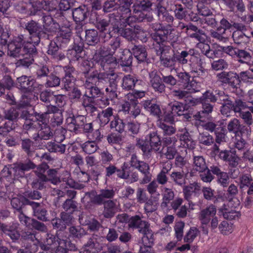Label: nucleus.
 I'll use <instances>...</instances> for the list:
<instances>
[{
	"instance_id": "nucleus-5",
	"label": "nucleus",
	"mask_w": 253,
	"mask_h": 253,
	"mask_svg": "<svg viewBox=\"0 0 253 253\" xmlns=\"http://www.w3.org/2000/svg\"><path fill=\"white\" fill-rule=\"evenodd\" d=\"M118 19L116 18L112 19H101L97 18L95 22V27L101 33V37L105 40L104 42L110 39L115 35L113 31L114 27H117Z\"/></svg>"
},
{
	"instance_id": "nucleus-40",
	"label": "nucleus",
	"mask_w": 253,
	"mask_h": 253,
	"mask_svg": "<svg viewBox=\"0 0 253 253\" xmlns=\"http://www.w3.org/2000/svg\"><path fill=\"white\" fill-rule=\"evenodd\" d=\"M162 202L161 204V207L163 209H166L168 208V204L170 201L173 200L174 197L173 191L167 187H163L162 189Z\"/></svg>"
},
{
	"instance_id": "nucleus-15",
	"label": "nucleus",
	"mask_w": 253,
	"mask_h": 253,
	"mask_svg": "<svg viewBox=\"0 0 253 253\" xmlns=\"http://www.w3.org/2000/svg\"><path fill=\"white\" fill-rule=\"evenodd\" d=\"M216 78L222 84H228L233 88L239 86L238 74L233 71L221 72L216 75Z\"/></svg>"
},
{
	"instance_id": "nucleus-26",
	"label": "nucleus",
	"mask_w": 253,
	"mask_h": 253,
	"mask_svg": "<svg viewBox=\"0 0 253 253\" xmlns=\"http://www.w3.org/2000/svg\"><path fill=\"white\" fill-rule=\"evenodd\" d=\"M27 204L31 206L33 211V215L39 220L42 221L49 220L47 216V211L42 204L33 201H28Z\"/></svg>"
},
{
	"instance_id": "nucleus-24",
	"label": "nucleus",
	"mask_w": 253,
	"mask_h": 253,
	"mask_svg": "<svg viewBox=\"0 0 253 253\" xmlns=\"http://www.w3.org/2000/svg\"><path fill=\"white\" fill-rule=\"evenodd\" d=\"M150 84L156 92L160 93L165 92L166 86L162 82V78L158 74L156 71H152L149 74Z\"/></svg>"
},
{
	"instance_id": "nucleus-8",
	"label": "nucleus",
	"mask_w": 253,
	"mask_h": 253,
	"mask_svg": "<svg viewBox=\"0 0 253 253\" xmlns=\"http://www.w3.org/2000/svg\"><path fill=\"white\" fill-rule=\"evenodd\" d=\"M132 21H130V24L122 23L121 21H118L117 27L114 28L113 31H114L115 34H117L118 35L121 36L127 40L131 41L135 38V27L136 25L131 26V23Z\"/></svg>"
},
{
	"instance_id": "nucleus-56",
	"label": "nucleus",
	"mask_w": 253,
	"mask_h": 253,
	"mask_svg": "<svg viewBox=\"0 0 253 253\" xmlns=\"http://www.w3.org/2000/svg\"><path fill=\"white\" fill-rule=\"evenodd\" d=\"M28 201H30L23 196L14 197L11 200V205L14 209L20 212L22 211V206L25 204L28 205Z\"/></svg>"
},
{
	"instance_id": "nucleus-32",
	"label": "nucleus",
	"mask_w": 253,
	"mask_h": 253,
	"mask_svg": "<svg viewBox=\"0 0 253 253\" xmlns=\"http://www.w3.org/2000/svg\"><path fill=\"white\" fill-rule=\"evenodd\" d=\"M142 105L143 108L148 111L151 115L159 118L161 114L162 111L160 106L159 104L155 103L152 100H146L142 101Z\"/></svg>"
},
{
	"instance_id": "nucleus-41",
	"label": "nucleus",
	"mask_w": 253,
	"mask_h": 253,
	"mask_svg": "<svg viewBox=\"0 0 253 253\" xmlns=\"http://www.w3.org/2000/svg\"><path fill=\"white\" fill-rule=\"evenodd\" d=\"M149 224L145 221L141 220L140 216L135 215L129 218L128 227L131 228L138 229V232L140 229H143Z\"/></svg>"
},
{
	"instance_id": "nucleus-17",
	"label": "nucleus",
	"mask_w": 253,
	"mask_h": 253,
	"mask_svg": "<svg viewBox=\"0 0 253 253\" xmlns=\"http://www.w3.org/2000/svg\"><path fill=\"white\" fill-rule=\"evenodd\" d=\"M121 111L125 115H128L130 118L136 119L138 122H144L147 120L146 116L141 113V109L137 103L130 106L126 104V106H122Z\"/></svg>"
},
{
	"instance_id": "nucleus-6",
	"label": "nucleus",
	"mask_w": 253,
	"mask_h": 253,
	"mask_svg": "<svg viewBox=\"0 0 253 253\" xmlns=\"http://www.w3.org/2000/svg\"><path fill=\"white\" fill-rule=\"evenodd\" d=\"M31 44L32 43L27 41L24 35H19L8 43V54L11 57L18 58L27 51L29 46V44ZM29 48H30V47Z\"/></svg>"
},
{
	"instance_id": "nucleus-20",
	"label": "nucleus",
	"mask_w": 253,
	"mask_h": 253,
	"mask_svg": "<svg viewBox=\"0 0 253 253\" xmlns=\"http://www.w3.org/2000/svg\"><path fill=\"white\" fill-rule=\"evenodd\" d=\"M189 62L191 73H196L197 77L205 75L206 70L203 66L204 63V58L194 55L189 58Z\"/></svg>"
},
{
	"instance_id": "nucleus-59",
	"label": "nucleus",
	"mask_w": 253,
	"mask_h": 253,
	"mask_svg": "<svg viewBox=\"0 0 253 253\" xmlns=\"http://www.w3.org/2000/svg\"><path fill=\"white\" fill-rule=\"evenodd\" d=\"M152 3L150 0H142L140 2L134 5L133 12L139 13V10L149 11L151 9Z\"/></svg>"
},
{
	"instance_id": "nucleus-16",
	"label": "nucleus",
	"mask_w": 253,
	"mask_h": 253,
	"mask_svg": "<svg viewBox=\"0 0 253 253\" xmlns=\"http://www.w3.org/2000/svg\"><path fill=\"white\" fill-rule=\"evenodd\" d=\"M219 158L228 163L231 168H236L241 160L238 156L236 150L234 148L230 150H221L218 154Z\"/></svg>"
},
{
	"instance_id": "nucleus-54",
	"label": "nucleus",
	"mask_w": 253,
	"mask_h": 253,
	"mask_svg": "<svg viewBox=\"0 0 253 253\" xmlns=\"http://www.w3.org/2000/svg\"><path fill=\"white\" fill-rule=\"evenodd\" d=\"M110 126L111 129H114L116 131L121 133L125 130V124L122 119L117 116H115L110 122Z\"/></svg>"
},
{
	"instance_id": "nucleus-36",
	"label": "nucleus",
	"mask_w": 253,
	"mask_h": 253,
	"mask_svg": "<svg viewBox=\"0 0 253 253\" xmlns=\"http://www.w3.org/2000/svg\"><path fill=\"white\" fill-rule=\"evenodd\" d=\"M42 21L44 23V31L46 33L56 32L60 29V26L58 23L53 21L50 16H44L42 17Z\"/></svg>"
},
{
	"instance_id": "nucleus-43",
	"label": "nucleus",
	"mask_w": 253,
	"mask_h": 253,
	"mask_svg": "<svg viewBox=\"0 0 253 253\" xmlns=\"http://www.w3.org/2000/svg\"><path fill=\"white\" fill-rule=\"evenodd\" d=\"M139 233L143 234L142 242L143 245L153 246L154 242L152 231L150 229L149 225L143 229H140Z\"/></svg>"
},
{
	"instance_id": "nucleus-14",
	"label": "nucleus",
	"mask_w": 253,
	"mask_h": 253,
	"mask_svg": "<svg viewBox=\"0 0 253 253\" xmlns=\"http://www.w3.org/2000/svg\"><path fill=\"white\" fill-rule=\"evenodd\" d=\"M171 94L173 97L178 100H183L184 104L189 107L194 106L198 104L197 99L193 98L186 89H181L179 88H174L171 90Z\"/></svg>"
},
{
	"instance_id": "nucleus-25",
	"label": "nucleus",
	"mask_w": 253,
	"mask_h": 253,
	"mask_svg": "<svg viewBox=\"0 0 253 253\" xmlns=\"http://www.w3.org/2000/svg\"><path fill=\"white\" fill-rule=\"evenodd\" d=\"M199 103L202 104V109L198 112L194 117L196 120L204 122L206 119H209L213 111V105L205 101H199Z\"/></svg>"
},
{
	"instance_id": "nucleus-22",
	"label": "nucleus",
	"mask_w": 253,
	"mask_h": 253,
	"mask_svg": "<svg viewBox=\"0 0 253 253\" xmlns=\"http://www.w3.org/2000/svg\"><path fill=\"white\" fill-rule=\"evenodd\" d=\"M17 86L24 93L31 92L35 89L36 82L30 77L22 76L17 79Z\"/></svg>"
},
{
	"instance_id": "nucleus-9",
	"label": "nucleus",
	"mask_w": 253,
	"mask_h": 253,
	"mask_svg": "<svg viewBox=\"0 0 253 253\" xmlns=\"http://www.w3.org/2000/svg\"><path fill=\"white\" fill-rule=\"evenodd\" d=\"M30 47L28 48L27 51L24 52L18 57V59L16 62L17 67H24L28 68L31 65L34 61V56L37 54V49L35 45L29 44Z\"/></svg>"
},
{
	"instance_id": "nucleus-11",
	"label": "nucleus",
	"mask_w": 253,
	"mask_h": 253,
	"mask_svg": "<svg viewBox=\"0 0 253 253\" xmlns=\"http://www.w3.org/2000/svg\"><path fill=\"white\" fill-rule=\"evenodd\" d=\"M129 169L130 167L126 162L124 163L120 169H118L114 165L110 164L105 167V177L106 178L110 177L116 173L119 178L128 179L129 176L128 170Z\"/></svg>"
},
{
	"instance_id": "nucleus-38",
	"label": "nucleus",
	"mask_w": 253,
	"mask_h": 253,
	"mask_svg": "<svg viewBox=\"0 0 253 253\" xmlns=\"http://www.w3.org/2000/svg\"><path fill=\"white\" fill-rule=\"evenodd\" d=\"M176 62L181 65L186 64L189 61V58L195 54L194 50L190 49L188 51L182 50L180 52L174 53Z\"/></svg>"
},
{
	"instance_id": "nucleus-45",
	"label": "nucleus",
	"mask_w": 253,
	"mask_h": 253,
	"mask_svg": "<svg viewBox=\"0 0 253 253\" xmlns=\"http://www.w3.org/2000/svg\"><path fill=\"white\" fill-rule=\"evenodd\" d=\"M135 57L139 62H144L147 60V53L145 47L142 45H134L131 48Z\"/></svg>"
},
{
	"instance_id": "nucleus-44",
	"label": "nucleus",
	"mask_w": 253,
	"mask_h": 253,
	"mask_svg": "<svg viewBox=\"0 0 253 253\" xmlns=\"http://www.w3.org/2000/svg\"><path fill=\"white\" fill-rule=\"evenodd\" d=\"M85 41L89 45H95L100 40L98 32L95 29L85 30Z\"/></svg>"
},
{
	"instance_id": "nucleus-23",
	"label": "nucleus",
	"mask_w": 253,
	"mask_h": 253,
	"mask_svg": "<svg viewBox=\"0 0 253 253\" xmlns=\"http://www.w3.org/2000/svg\"><path fill=\"white\" fill-rule=\"evenodd\" d=\"M18 226L19 224L17 222L12 223L9 225L0 222V230L9 236L13 241L18 240L20 238V235L18 230Z\"/></svg>"
},
{
	"instance_id": "nucleus-47",
	"label": "nucleus",
	"mask_w": 253,
	"mask_h": 253,
	"mask_svg": "<svg viewBox=\"0 0 253 253\" xmlns=\"http://www.w3.org/2000/svg\"><path fill=\"white\" fill-rule=\"evenodd\" d=\"M103 80H102V85L108 83V86L118 87V75L115 72L105 73L103 72Z\"/></svg>"
},
{
	"instance_id": "nucleus-4",
	"label": "nucleus",
	"mask_w": 253,
	"mask_h": 253,
	"mask_svg": "<svg viewBox=\"0 0 253 253\" xmlns=\"http://www.w3.org/2000/svg\"><path fill=\"white\" fill-rule=\"evenodd\" d=\"M25 29L28 31L30 35L29 40L27 41L35 45H38L41 40L49 39V35L39 23L34 20H31L26 23Z\"/></svg>"
},
{
	"instance_id": "nucleus-35",
	"label": "nucleus",
	"mask_w": 253,
	"mask_h": 253,
	"mask_svg": "<svg viewBox=\"0 0 253 253\" xmlns=\"http://www.w3.org/2000/svg\"><path fill=\"white\" fill-rule=\"evenodd\" d=\"M87 8L85 5L80 6L72 10V16L76 23L83 22L87 18Z\"/></svg>"
},
{
	"instance_id": "nucleus-51",
	"label": "nucleus",
	"mask_w": 253,
	"mask_h": 253,
	"mask_svg": "<svg viewBox=\"0 0 253 253\" xmlns=\"http://www.w3.org/2000/svg\"><path fill=\"white\" fill-rule=\"evenodd\" d=\"M46 179H44L43 181L50 182L54 185H57L62 181V178L61 179L58 176V169H49L47 171Z\"/></svg>"
},
{
	"instance_id": "nucleus-10",
	"label": "nucleus",
	"mask_w": 253,
	"mask_h": 253,
	"mask_svg": "<svg viewBox=\"0 0 253 253\" xmlns=\"http://www.w3.org/2000/svg\"><path fill=\"white\" fill-rule=\"evenodd\" d=\"M233 28L236 30L232 34V38L236 44H247L250 42L251 36L245 33L247 30L245 25L241 23L234 24Z\"/></svg>"
},
{
	"instance_id": "nucleus-57",
	"label": "nucleus",
	"mask_w": 253,
	"mask_h": 253,
	"mask_svg": "<svg viewBox=\"0 0 253 253\" xmlns=\"http://www.w3.org/2000/svg\"><path fill=\"white\" fill-rule=\"evenodd\" d=\"M81 147L83 151L87 154H93L98 149V146L95 141H87L81 144Z\"/></svg>"
},
{
	"instance_id": "nucleus-48",
	"label": "nucleus",
	"mask_w": 253,
	"mask_h": 253,
	"mask_svg": "<svg viewBox=\"0 0 253 253\" xmlns=\"http://www.w3.org/2000/svg\"><path fill=\"white\" fill-rule=\"evenodd\" d=\"M223 217L229 220L235 219L238 218L239 213L233 210H230L229 207L224 204L223 206L219 209Z\"/></svg>"
},
{
	"instance_id": "nucleus-21",
	"label": "nucleus",
	"mask_w": 253,
	"mask_h": 253,
	"mask_svg": "<svg viewBox=\"0 0 253 253\" xmlns=\"http://www.w3.org/2000/svg\"><path fill=\"white\" fill-rule=\"evenodd\" d=\"M216 208L213 204H211L205 209L201 210L199 213L198 219L203 228L204 226L209 224L212 216L215 215Z\"/></svg>"
},
{
	"instance_id": "nucleus-33",
	"label": "nucleus",
	"mask_w": 253,
	"mask_h": 253,
	"mask_svg": "<svg viewBox=\"0 0 253 253\" xmlns=\"http://www.w3.org/2000/svg\"><path fill=\"white\" fill-rule=\"evenodd\" d=\"M179 131L181 132L179 136V140L182 142L183 145L189 149H194L196 146V141L193 139L186 128L184 127L179 129Z\"/></svg>"
},
{
	"instance_id": "nucleus-34",
	"label": "nucleus",
	"mask_w": 253,
	"mask_h": 253,
	"mask_svg": "<svg viewBox=\"0 0 253 253\" xmlns=\"http://www.w3.org/2000/svg\"><path fill=\"white\" fill-rule=\"evenodd\" d=\"M113 109L111 107L103 110L97 114V118L101 126H104L107 125L113 117Z\"/></svg>"
},
{
	"instance_id": "nucleus-39",
	"label": "nucleus",
	"mask_w": 253,
	"mask_h": 253,
	"mask_svg": "<svg viewBox=\"0 0 253 253\" xmlns=\"http://www.w3.org/2000/svg\"><path fill=\"white\" fill-rule=\"evenodd\" d=\"M120 42L119 39L116 38L111 41L108 45H104L101 47L100 53H105L113 56L116 49L120 47Z\"/></svg>"
},
{
	"instance_id": "nucleus-53",
	"label": "nucleus",
	"mask_w": 253,
	"mask_h": 253,
	"mask_svg": "<svg viewBox=\"0 0 253 253\" xmlns=\"http://www.w3.org/2000/svg\"><path fill=\"white\" fill-rule=\"evenodd\" d=\"M34 171L37 177L43 180L46 179L47 171L49 169V166L46 163H42L38 166L36 165Z\"/></svg>"
},
{
	"instance_id": "nucleus-30",
	"label": "nucleus",
	"mask_w": 253,
	"mask_h": 253,
	"mask_svg": "<svg viewBox=\"0 0 253 253\" xmlns=\"http://www.w3.org/2000/svg\"><path fill=\"white\" fill-rule=\"evenodd\" d=\"M39 130L36 136L33 137L35 141L41 140H49L53 136V133L51 131L48 124H44L42 126H39Z\"/></svg>"
},
{
	"instance_id": "nucleus-58",
	"label": "nucleus",
	"mask_w": 253,
	"mask_h": 253,
	"mask_svg": "<svg viewBox=\"0 0 253 253\" xmlns=\"http://www.w3.org/2000/svg\"><path fill=\"white\" fill-rule=\"evenodd\" d=\"M196 76L193 77L191 81H189L186 86V89L189 91L190 94L198 92L200 90L201 86L199 82L196 80Z\"/></svg>"
},
{
	"instance_id": "nucleus-29",
	"label": "nucleus",
	"mask_w": 253,
	"mask_h": 253,
	"mask_svg": "<svg viewBox=\"0 0 253 253\" xmlns=\"http://www.w3.org/2000/svg\"><path fill=\"white\" fill-rule=\"evenodd\" d=\"M103 73H99L97 70L92 72L85 77L86 80L84 84V86L87 85L102 86V80H103Z\"/></svg>"
},
{
	"instance_id": "nucleus-7",
	"label": "nucleus",
	"mask_w": 253,
	"mask_h": 253,
	"mask_svg": "<svg viewBox=\"0 0 253 253\" xmlns=\"http://www.w3.org/2000/svg\"><path fill=\"white\" fill-rule=\"evenodd\" d=\"M129 164L131 167L137 169L143 176L141 184H146L151 181L152 174L148 164L143 161H140L137 155L133 154L131 156Z\"/></svg>"
},
{
	"instance_id": "nucleus-60",
	"label": "nucleus",
	"mask_w": 253,
	"mask_h": 253,
	"mask_svg": "<svg viewBox=\"0 0 253 253\" xmlns=\"http://www.w3.org/2000/svg\"><path fill=\"white\" fill-rule=\"evenodd\" d=\"M70 236L73 238L81 239L87 234L85 230L80 226H71L69 228Z\"/></svg>"
},
{
	"instance_id": "nucleus-31",
	"label": "nucleus",
	"mask_w": 253,
	"mask_h": 253,
	"mask_svg": "<svg viewBox=\"0 0 253 253\" xmlns=\"http://www.w3.org/2000/svg\"><path fill=\"white\" fill-rule=\"evenodd\" d=\"M171 31L165 27L158 32L151 34V36L155 42L161 44L171 39Z\"/></svg>"
},
{
	"instance_id": "nucleus-49",
	"label": "nucleus",
	"mask_w": 253,
	"mask_h": 253,
	"mask_svg": "<svg viewBox=\"0 0 253 253\" xmlns=\"http://www.w3.org/2000/svg\"><path fill=\"white\" fill-rule=\"evenodd\" d=\"M232 142L234 149H237L239 151H244L248 145L247 141L243 137L242 133L232 137Z\"/></svg>"
},
{
	"instance_id": "nucleus-62",
	"label": "nucleus",
	"mask_w": 253,
	"mask_h": 253,
	"mask_svg": "<svg viewBox=\"0 0 253 253\" xmlns=\"http://www.w3.org/2000/svg\"><path fill=\"white\" fill-rule=\"evenodd\" d=\"M215 142L218 144L225 142L227 139V130L223 127L216 128L215 131Z\"/></svg>"
},
{
	"instance_id": "nucleus-27",
	"label": "nucleus",
	"mask_w": 253,
	"mask_h": 253,
	"mask_svg": "<svg viewBox=\"0 0 253 253\" xmlns=\"http://www.w3.org/2000/svg\"><path fill=\"white\" fill-rule=\"evenodd\" d=\"M101 55H96L94 58L103 70H107L116 64V60L114 57L105 53H101Z\"/></svg>"
},
{
	"instance_id": "nucleus-19",
	"label": "nucleus",
	"mask_w": 253,
	"mask_h": 253,
	"mask_svg": "<svg viewBox=\"0 0 253 253\" xmlns=\"http://www.w3.org/2000/svg\"><path fill=\"white\" fill-rule=\"evenodd\" d=\"M201 191V185L197 182L191 183L183 187V193L184 198L189 202V204L192 203V200L197 198Z\"/></svg>"
},
{
	"instance_id": "nucleus-55",
	"label": "nucleus",
	"mask_w": 253,
	"mask_h": 253,
	"mask_svg": "<svg viewBox=\"0 0 253 253\" xmlns=\"http://www.w3.org/2000/svg\"><path fill=\"white\" fill-rule=\"evenodd\" d=\"M193 167L197 171H202L207 169L205 159L201 156H194L193 158Z\"/></svg>"
},
{
	"instance_id": "nucleus-46",
	"label": "nucleus",
	"mask_w": 253,
	"mask_h": 253,
	"mask_svg": "<svg viewBox=\"0 0 253 253\" xmlns=\"http://www.w3.org/2000/svg\"><path fill=\"white\" fill-rule=\"evenodd\" d=\"M169 176L171 180L176 185L182 186L185 183V173L183 170L173 171Z\"/></svg>"
},
{
	"instance_id": "nucleus-13",
	"label": "nucleus",
	"mask_w": 253,
	"mask_h": 253,
	"mask_svg": "<svg viewBox=\"0 0 253 253\" xmlns=\"http://www.w3.org/2000/svg\"><path fill=\"white\" fill-rule=\"evenodd\" d=\"M101 237L97 235L93 234L88 238L87 242L81 249L80 253H96L102 249L100 244Z\"/></svg>"
},
{
	"instance_id": "nucleus-64",
	"label": "nucleus",
	"mask_w": 253,
	"mask_h": 253,
	"mask_svg": "<svg viewBox=\"0 0 253 253\" xmlns=\"http://www.w3.org/2000/svg\"><path fill=\"white\" fill-rule=\"evenodd\" d=\"M174 7V13L177 19L182 20L186 17L187 13V8L183 7L180 4H175Z\"/></svg>"
},
{
	"instance_id": "nucleus-1",
	"label": "nucleus",
	"mask_w": 253,
	"mask_h": 253,
	"mask_svg": "<svg viewBox=\"0 0 253 253\" xmlns=\"http://www.w3.org/2000/svg\"><path fill=\"white\" fill-rule=\"evenodd\" d=\"M115 195L113 189H102L98 193L91 191L86 193L89 198L90 202L94 205H103L102 215L105 218H111L118 211V206L116 200H111Z\"/></svg>"
},
{
	"instance_id": "nucleus-3",
	"label": "nucleus",
	"mask_w": 253,
	"mask_h": 253,
	"mask_svg": "<svg viewBox=\"0 0 253 253\" xmlns=\"http://www.w3.org/2000/svg\"><path fill=\"white\" fill-rule=\"evenodd\" d=\"M36 167V165L28 159L4 166L2 173L4 177L13 176L15 178H22L24 177L25 172L35 169Z\"/></svg>"
},
{
	"instance_id": "nucleus-50",
	"label": "nucleus",
	"mask_w": 253,
	"mask_h": 253,
	"mask_svg": "<svg viewBox=\"0 0 253 253\" xmlns=\"http://www.w3.org/2000/svg\"><path fill=\"white\" fill-rule=\"evenodd\" d=\"M166 119L159 120L157 122V126L162 130L164 136H170L176 132V128L172 126L167 124Z\"/></svg>"
},
{
	"instance_id": "nucleus-42",
	"label": "nucleus",
	"mask_w": 253,
	"mask_h": 253,
	"mask_svg": "<svg viewBox=\"0 0 253 253\" xmlns=\"http://www.w3.org/2000/svg\"><path fill=\"white\" fill-rule=\"evenodd\" d=\"M71 36V32L69 28L60 29L58 33L56 41L60 46H62L70 42Z\"/></svg>"
},
{
	"instance_id": "nucleus-18",
	"label": "nucleus",
	"mask_w": 253,
	"mask_h": 253,
	"mask_svg": "<svg viewBox=\"0 0 253 253\" xmlns=\"http://www.w3.org/2000/svg\"><path fill=\"white\" fill-rule=\"evenodd\" d=\"M85 121V117L82 115L70 116L65 121L66 128L70 131L77 133Z\"/></svg>"
},
{
	"instance_id": "nucleus-52",
	"label": "nucleus",
	"mask_w": 253,
	"mask_h": 253,
	"mask_svg": "<svg viewBox=\"0 0 253 253\" xmlns=\"http://www.w3.org/2000/svg\"><path fill=\"white\" fill-rule=\"evenodd\" d=\"M241 127L240 122L236 118L230 120L227 125L228 131L234 134V135L242 133L241 131Z\"/></svg>"
},
{
	"instance_id": "nucleus-28",
	"label": "nucleus",
	"mask_w": 253,
	"mask_h": 253,
	"mask_svg": "<svg viewBox=\"0 0 253 253\" xmlns=\"http://www.w3.org/2000/svg\"><path fill=\"white\" fill-rule=\"evenodd\" d=\"M164 0H157V14L159 20L162 22H166L168 23H173L174 18L170 14L166 8L163 5V1Z\"/></svg>"
},
{
	"instance_id": "nucleus-63",
	"label": "nucleus",
	"mask_w": 253,
	"mask_h": 253,
	"mask_svg": "<svg viewBox=\"0 0 253 253\" xmlns=\"http://www.w3.org/2000/svg\"><path fill=\"white\" fill-rule=\"evenodd\" d=\"M60 84L59 77L51 73L46 78L45 86L46 87H54L58 86Z\"/></svg>"
},
{
	"instance_id": "nucleus-12",
	"label": "nucleus",
	"mask_w": 253,
	"mask_h": 253,
	"mask_svg": "<svg viewBox=\"0 0 253 253\" xmlns=\"http://www.w3.org/2000/svg\"><path fill=\"white\" fill-rule=\"evenodd\" d=\"M118 4V11L120 13V17L119 19L122 23L129 24L130 21H132L133 17L131 16L130 6L133 2V0H119Z\"/></svg>"
},
{
	"instance_id": "nucleus-37",
	"label": "nucleus",
	"mask_w": 253,
	"mask_h": 253,
	"mask_svg": "<svg viewBox=\"0 0 253 253\" xmlns=\"http://www.w3.org/2000/svg\"><path fill=\"white\" fill-rule=\"evenodd\" d=\"M138 81V78L134 74L125 75L122 79V87L126 90H131L134 88Z\"/></svg>"
},
{
	"instance_id": "nucleus-61",
	"label": "nucleus",
	"mask_w": 253,
	"mask_h": 253,
	"mask_svg": "<svg viewBox=\"0 0 253 253\" xmlns=\"http://www.w3.org/2000/svg\"><path fill=\"white\" fill-rule=\"evenodd\" d=\"M33 142L30 139L22 140L21 147L28 157H32L34 153L33 148Z\"/></svg>"
},
{
	"instance_id": "nucleus-2",
	"label": "nucleus",
	"mask_w": 253,
	"mask_h": 253,
	"mask_svg": "<svg viewBox=\"0 0 253 253\" xmlns=\"http://www.w3.org/2000/svg\"><path fill=\"white\" fill-rule=\"evenodd\" d=\"M162 140L156 131L150 133L145 140L136 139V146L141 149L145 159H148L151 156L153 151L158 152L162 145Z\"/></svg>"
}]
</instances>
